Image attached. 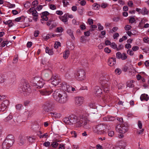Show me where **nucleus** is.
<instances>
[{"instance_id": "1", "label": "nucleus", "mask_w": 149, "mask_h": 149, "mask_svg": "<svg viewBox=\"0 0 149 149\" xmlns=\"http://www.w3.org/2000/svg\"><path fill=\"white\" fill-rule=\"evenodd\" d=\"M59 90L54 91L53 94L54 98L58 102L61 104L66 103L68 99L67 93L65 92H58Z\"/></svg>"}, {"instance_id": "2", "label": "nucleus", "mask_w": 149, "mask_h": 149, "mask_svg": "<svg viewBox=\"0 0 149 149\" xmlns=\"http://www.w3.org/2000/svg\"><path fill=\"white\" fill-rule=\"evenodd\" d=\"M14 141V137L13 135H8L2 144V148L3 149H8L13 145Z\"/></svg>"}, {"instance_id": "3", "label": "nucleus", "mask_w": 149, "mask_h": 149, "mask_svg": "<svg viewBox=\"0 0 149 149\" xmlns=\"http://www.w3.org/2000/svg\"><path fill=\"white\" fill-rule=\"evenodd\" d=\"M77 116L74 115H71L68 117L64 118L63 120L66 124L71 125L75 123L77 121Z\"/></svg>"}, {"instance_id": "4", "label": "nucleus", "mask_w": 149, "mask_h": 149, "mask_svg": "<svg viewBox=\"0 0 149 149\" xmlns=\"http://www.w3.org/2000/svg\"><path fill=\"white\" fill-rule=\"evenodd\" d=\"M29 85L26 83H24L20 87L19 90L20 92L23 93L25 96L29 95L31 92Z\"/></svg>"}, {"instance_id": "5", "label": "nucleus", "mask_w": 149, "mask_h": 149, "mask_svg": "<svg viewBox=\"0 0 149 149\" xmlns=\"http://www.w3.org/2000/svg\"><path fill=\"white\" fill-rule=\"evenodd\" d=\"M105 126L104 124H100L94 126L93 127V132L98 134H102L105 132Z\"/></svg>"}, {"instance_id": "6", "label": "nucleus", "mask_w": 149, "mask_h": 149, "mask_svg": "<svg viewBox=\"0 0 149 149\" xmlns=\"http://www.w3.org/2000/svg\"><path fill=\"white\" fill-rule=\"evenodd\" d=\"M116 131L119 133L124 134L128 130V127L126 125L123 124L117 125L116 127Z\"/></svg>"}, {"instance_id": "7", "label": "nucleus", "mask_w": 149, "mask_h": 149, "mask_svg": "<svg viewBox=\"0 0 149 149\" xmlns=\"http://www.w3.org/2000/svg\"><path fill=\"white\" fill-rule=\"evenodd\" d=\"M9 104L8 100H6L3 101L0 104V112H3L6 111Z\"/></svg>"}, {"instance_id": "8", "label": "nucleus", "mask_w": 149, "mask_h": 149, "mask_svg": "<svg viewBox=\"0 0 149 149\" xmlns=\"http://www.w3.org/2000/svg\"><path fill=\"white\" fill-rule=\"evenodd\" d=\"M33 82L34 84L36 86H38V88H42L44 84V82L43 81L39 78H35L33 79Z\"/></svg>"}, {"instance_id": "9", "label": "nucleus", "mask_w": 149, "mask_h": 149, "mask_svg": "<svg viewBox=\"0 0 149 149\" xmlns=\"http://www.w3.org/2000/svg\"><path fill=\"white\" fill-rule=\"evenodd\" d=\"M85 72L84 70H79L76 74V76L78 77L79 80H84L85 77Z\"/></svg>"}, {"instance_id": "10", "label": "nucleus", "mask_w": 149, "mask_h": 149, "mask_svg": "<svg viewBox=\"0 0 149 149\" xmlns=\"http://www.w3.org/2000/svg\"><path fill=\"white\" fill-rule=\"evenodd\" d=\"M52 105L51 104L49 103H46L42 106V112L44 113L48 112L51 109Z\"/></svg>"}, {"instance_id": "11", "label": "nucleus", "mask_w": 149, "mask_h": 149, "mask_svg": "<svg viewBox=\"0 0 149 149\" xmlns=\"http://www.w3.org/2000/svg\"><path fill=\"white\" fill-rule=\"evenodd\" d=\"M41 95L47 96L53 92L52 90L48 89H44L39 90Z\"/></svg>"}, {"instance_id": "12", "label": "nucleus", "mask_w": 149, "mask_h": 149, "mask_svg": "<svg viewBox=\"0 0 149 149\" xmlns=\"http://www.w3.org/2000/svg\"><path fill=\"white\" fill-rule=\"evenodd\" d=\"M84 98L81 97H77L75 98V104L77 106H80L83 104Z\"/></svg>"}, {"instance_id": "13", "label": "nucleus", "mask_w": 149, "mask_h": 149, "mask_svg": "<svg viewBox=\"0 0 149 149\" xmlns=\"http://www.w3.org/2000/svg\"><path fill=\"white\" fill-rule=\"evenodd\" d=\"M116 57L117 58L122 60H125L127 58V56L125 53L121 54L120 52H118L116 53Z\"/></svg>"}, {"instance_id": "14", "label": "nucleus", "mask_w": 149, "mask_h": 149, "mask_svg": "<svg viewBox=\"0 0 149 149\" xmlns=\"http://www.w3.org/2000/svg\"><path fill=\"white\" fill-rule=\"evenodd\" d=\"M52 84L56 86L60 83V80L56 76H53L51 78Z\"/></svg>"}, {"instance_id": "15", "label": "nucleus", "mask_w": 149, "mask_h": 149, "mask_svg": "<svg viewBox=\"0 0 149 149\" xmlns=\"http://www.w3.org/2000/svg\"><path fill=\"white\" fill-rule=\"evenodd\" d=\"M44 74V78L45 80H47L52 74V71L50 70H45L43 72Z\"/></svg>"}, {"instance_id": "16", "label": "nucleus", "mask_w": 149, "mask_h": 149, "mask_svg": "<svg viewBox=\"0 0 149 149\" xmlns=\"http://www.w3.org/2000/svg\"><path fill=\"white\" fill-rule=\"evenodd\" d=\"M29 13H31L33 16L35 17H38V13L34 7L31 8L28 10Z\"/></svg>"}, {"instance_id": "17", "label": "nucleus", "mask_w": 149, "mask_h": 149, "mask_svg": "<svg viewBox=\"0 0 149 149\" xmlns=\"http://www.w3.org/2000/svg\"><path fill=\"white\" fill-rule=\"evenodd\" d=\"M84 119L83 118H78L76 123V126L77 127H79L82 126Z\"/></svg>"}, {"instance_id": "18", "label": "nucleus", "mask_w": 149, "mask_h": 149, "mask_svg": "<svg viewBox=\"0 0 149 149\" xmlns=\"http://www.w3.org/2000/svg\"><path fill=\"white\" fill-rule=\"evenodd\" d=\"M109 65L111 66H112L116 63V59L115 57H111L108 60Z\"/></svg>"}, {"instance_id": "19", "label": "nucleus", "mask_w": 149, "mask_h": 149, "mask_svg": "<svg viewBox=\"0 0 149 149\" xmlns=\"http://www.w3.org/2000/svg\"><path fill=\"white\" fill-rule=\"evenodd\" d=\"M26 140V137L24 136H20L19 138V142L21 145L24 144Z\"/></svg>"}, {"instance_id": "20", "label": "nucleus", "mask_w": 149, "mask_h": 149, "mask_svg": "<svg viewBox=\"0 0 149 149\" xmlns=\"http://www.w3.org/2000/svg\"><path fill=\"white\" fill-rule=\"evenodd\" d=\"M95 93L97 96H100L102 93L101 89L98 86H96L95 88Z\"/></svg>"}, {"instance_id": "21", "label": "nucleus", "mask_w": 149, "mask_h": 149, "mask_svg": "<svg viewBox=\"0 0 149 149\" xmlns=\"http://www.w3.org/2000/svg\"><path fill=\"white\" fill-rule=\"evenodd\" d=\"M60 20L63 22H64L65 24H67L68 21L67 15V14H65L63 16L59 17Z\"/></svg>"}, {"instance_id": "22", "label": "nucleus", "mask_w": 149, "mask_h": 149, "mask_svg": "<svg viewBox=\"0 0 149 149\" xmlns=\"http://www.w3.org/2000/svg\"><path fill=\"white\" fill-rule=\"evenodd\" d=\"M49 13L47 11H45L42 13V15L41 16L42 19L45 21H47L48 18L47 16L48 15Z\"/></svg>"}, {"instance_id": "23", "label": "nucleus", "mask_w": 149, "mask_h": 149, "mask_svg": "<svg viewBox=\"0 0 149 149\" xmlns=\"http://www.w3.org/2000/svg\"><path fill=\"white\" fill-rule=\"evenodd\" d=\"M50 113L51 116L56 118H59L61 116V115L59 113L56 112H51Z\"/></svg>"}, {"instance_id": "24", "label": "nucleus", "mask_w": 149, "mask_h": 149, "mask_svg": "<svg viewBox=\"0 0 149 149\" xmlns=\"http://www.w3.org/2000/svg\"><path fill=\"white\" fill-rule=\"evenodd\" d=\"M140 99L141 101L145 100L147 101L149 99V97L147 95L144 94L141 95Z\"/></svg>"}, {"instance_id": "25", "label": "nucleus", "mask_w": 149, "mask_h": 149, "mask_svg": "<svg viewBox=\"0 0 149 149\" xmlns=\"http://www.w3.org/2000/svg\"><path fill=\"white\" fill-rule=\"evenodd\" d=\"M63 87L64 88H64L65 91L71 93V86L70 85L65 84L63 85Z\"/></svg>"}, {"instance_id": "26", "label": "nucleus", "mask_w": 149, "mask_h": 149, "mask_svg": "<svg viewBox=\"0 0 149 149\" xmlns=\"http://www.w3.org/2000/svg\"><path fill=\"white\" fill-rule=\"evenodd\" d=\"M134 81L133 80L129 81L127 82V86L129 88H132L134 86L133 84Z\"/></svg>"}, {"instance_id": "27", "label": "nucleus", "mask_w": 149, "mask_h": 149, "mask_svg": "<svg viewBox=\"0 0 149 149\" xmlns=\"http://www.w3.org/2000/svg\"><path fill=\"white\" fill-rule=\"evenodd\" d=\"M70 54V51L68 50H66L63 53V58L65 59H67Z\"/></svg>"}, {"instance_id": "28", "label": "nucleus", "mask_w": 149, "mask_h": 149, "mask_svg": "<svg viewBox=\"0 0 149 149\" xmlns=\"http://www.w3.org/2000/svg\"><path fill=\"white\" fill-rule=\"evenodd\" d=\"M46 52L49 55H52L53 54V51L52 49H50L48 47H46L45 50Z\"/></svg>"}, {"instance_id": "29", "label": "nucleus", "mask_w": 149, "mask_h": 149, "mask_svg": "<svg viewBox=\"0 0 149 149\" xmlns=\"http://www.w3.org/2000/svg\"><path fill=\"white\" fill-rule=\"evenodd\" d=\"M67 32L71 37L73 40L74 39V37L73 35V31L70 29H68L67 31Z\"/></svg>"}, {"instance_id": "30", "label": "nucleus", "mask_w": 149, "mask_h": 149, "mask_svg": "<svg viewBox=\"0 0 149 149\" xmlns=\"http://www.w3.org/2000/svg\"><path fill=\"white\" fill-rule=\"evenodd\" d=\"M148 11L147 9L146 8L144 7L142 9L141 14L143 15L148 14Z\"/></svg>"}, {"instance_id": "31", "label": "nucleus", "mask_w": 149, "mask_h": 149, "mask_svg": "<svg viewBox=\"0 0 149 149\" xmlns=\"http://www.w3.org/2000/svg\"><path fill=\"white\" fill-rule=\"evenodd\" d=\"M103 90L104 91L107 93L109 90V87L107 84H105L104 85L103 87Z\"/></svg>"}, {"instance_id": "32", "label": "nucleus", "mask_w": 149, "mask_h": 149, "mask_svg": "<svg viewBox=\"0 0 149 149\" xmlns=\"http://www.w3.org/2000/svg\"><path fill=\"white\" fill-rule=\"evenodd\" d=\"M93 8L95 10H98L100 8V6L99 4L97 3H94L93 5Z\"/></svg>"}, {"instance_id": "33", "label": "nucleus", "mask_w": 149, "mask_h": 149, "mask_svg": "<svg viewBox=\"0 0 149 149\" xmlns=\"http://www.w3.org/2000/svg\"><path fill=\"white\" fill-rule=\"evenodd\" d=\"M29 142L32 143L34 140V139L32 137L30 136H27L26 137V139Z\"/></svg>"}, {"instance_id": "34", "label": "nucleus", "mask_w": 149, "mask_h": 149, "mask_svg": "<svg viewBox=\"0 0 149 149\" xmlns=\"http://www.w3.org/2000/svg\"><path fill=\"white\" fill-rule=\"evenodd\" d=\"M61 46V43L59 42H56L54 44V47L55 49H57Z\"/></svg>"}, {"instance_id": "35", "label": "nucleus", "mask_w": 149, "mask_h": 149, "mask_svg": "<svg viewBox=\"0 0 149 149\" xmlns=\"http://www.w3.org/2000/svg\"><path fill=\"white\" fill-rule=\"evenodd\" d=\"M88 105L91 108L93 109H95L96 108V106L95 103L93 102H91L89 103Z\"/></svg>"}, {"instance_id": "36", "label": "nucleus", "mask_w": 149, "mask_h": 149, "mask_svg": "<svg viewBox=\"0 0 149 149\" xmlns=\"http://www.w3.org/2000/svg\"><path fill=\"white\" fill-rule=\"evenodd\" d=\"M22 107V104H19L16 105L15 106V108L17 110H20Z\"/></svg>"}, {"instance_id": "37", "label": "nucleus", "mask_w": 149, "mask_h": 149, "mask_svg": "<svg viewBox=\"0 0 149 149\" xmlns=\"http://www.w3.org/2000/svg\"><path fill=\"white\" fill-rule=\"evenodd\" d=\"M115 72L116 74L119 75L121 73V70L120 69L118 68L115 69Z\"/></svg>"}, {"instance_id": "38", "label": "nucleus", "mask_w": 149, "mask_h": 149, "mask_svg": "<svg viewBox=\"0 0 149 149\" xmlns=\"http://www.w3.org/2000/svg\"><path fill=\"white\" fill-rule=\"evenodd\" d=\"M127 54H129L131 56H133L134 54V53L132 50L130 49H128L127 50Z\"/></svg>"}, {"instance_id": "39", "label": "nucleus", "mask_w": 149, "mask_h": 149, "mask_svg": "<svg viewBox=\"0 0 149 149\" xmlns=\"http://www.w3.org/2000/svg\"><path fill=\"white\" fill-rule=\"evenodd\" d=\"M59 145L56 142H54L51 144L52 146L53 147L56 148Z\"/></svg>"}, {"instance_id": "40", "label": "nucleus", "mask_w": 149, "mask_h": 149, "mask_svg": "<svg viewBox=\"0 0 149 149\" xmlns=\"http://www.w3.org/2000/svg\"><path fill=\"white\" fill-rule=\"evenodd\" d=\"M135 21V19L133 17H130L129 19V22L131 23H133Z\"/></svg>"}, {"instance_id": "41", "label": "nucleus", "mask_w": 149, "mask_h": 149, "mask_svg": "<svg viewBox=\"0 0 149 149\" xmlns=\"http://www.w3.org/2000/svg\"><path fill=\"white\" fill-rule=\"evenodd\" d=\"M114 134V133L113 131H110L108 132V135L110 137L113 136Z\"/></svg>"}, {"instance_id": "42", "label": "nucleus", "mask_w": 149, "mask_h": 149, "mask_svg": "<svg viewBox=\"0 0 149 149\" xmlns=\"http://www.w3.org/2000/svg\"><path fill=\"white\" fill-rule=\"evenodd\" d=\"M12 118V116L11 115H9L5 119V120L6 121H8L9 120H11Z\"/></svg>"}, {"instance_id": "43", "label": "nucleus", "mask_w": 149, "mask_h": 149, "mask_svg": "<svg viewBox=\"0 0 149 149\" xmlns=\"http://www.w3.org/2000/svg\"><path fill=\"white\" fill-rule=\"evenodd\" d=\"M31 112L28 111L24 113V114L27 117H28L31 116Z\"/></svg>"}, {"instance_id": "44", "label": "nucleus", "mask_w": 149, "mask_h": 149, "mask_svg": "<svg viewBox=\"0 0 149 149\" xmlns=\"http://www.w3.org/2000/svg\"><path fill=\"white\" fill-rule=\"evenodd\" d=\"M84 122L83 124H82V126L85 128H88L87 127L86 125L88 124V120H85L84 121Z\"/></svg>"}, {"instance_id": "45", "label": "nucleus", "mask_w": 149, "mask_h": 149, "mask_svg": "<svg viewBox=\"0 0 149 149\" xmlns=\"http://www.w3.org/2000/svg\"><path fill=\"white\" fill-rule=\"evenodd\" d=\"M139 47L137 46H134L132 48V50L134 52H135L139 50Z\"/></svg>"}, {"instance_id": "46", "label": "nucleus", "mask_w": 149, "mask_h": 149, "mask_svg": "<svg viewBox=\"0 0 149 149\" xmlns=\"http://www.w3.org/2000/svg\"><path fill=\"white\" fill-rule=\"evenodd\" d=\"M132 26L129 25H126L124 27L126 31H128L131 29Z\"/></svg>"}, {"instance_id": "47", "label": "nucleus", "mask_w": 149, "mask_h": 149, "mask_svg": "<svg viewBox=\"0 0 149 149\" xmlns=\"http://www.w3.org/2000/svg\"><path fill=\"white\" fill-rule=\"evenodd\" d=\"M110 46L112 48L115 49H116L117 45L115 43L112 42L111 43Z\"/></svg>"}, {"instance_id": "48", "label": "nucleus", "mask_w": 149, "mask_h": 149, "mask_svg": "<svg viewBox=\"0 0 149 149\" xmlns=\"http://www.w3.org/2000/svg\"><path fill=\"white\" fill-rule=\"evenodd\" d=\"M108 4L105 3H102L101 5V7L102 8H104L108 6Z\"/></svg>"}, {"instance_id": "49", "label": "nucleus", "mask_w": 149, "mask_h": 149, "mask_svg": "<svg viewBox=\"0 0 149 149\" xmlns=\"http://www.w3.org/2000/svg\"><path fill=\"white\" fill-rule=\"evenodd\" d=\"M38 4V1L36 0H35L32 3V5L34 6V8Z\"/></svg>"}, {"instance_id": "50", "label": "nucleus", "mask_w": 149, "mask_h": 149, "mask_svg": "<svg viewBox=\"0 0 149 149\" xmlns=\"http://www.w3.org/2000/svg\"><path fill=\"white\" fill-rule=\"evenodd\" d=\"M93 20L91 18H89L88 19V23L90 25H91L93 24Z\"/></svg>"}, {"instance_id": "51", "label": "nucleus", "mask_w": 149, "mask_h": 149, "mask_svg": "<svg viewBox=\"0 0 149 149\" xmlns=\"http://www.w3.org/2000/svg\"><path fill=\"white\" fill-rule=\"evenodd\" d=\"M63 29L61 27H58L56 28V31L58 32H62L63 31Z\"/></svg>"}, {"instance_id": "52", "label": "nucleus", "mask_w": 149, "mask_h": 149, "mask_svg": "<svg viewBox=\"0 0 149 149\" xmlns=\"http://www.w3.org/2000/svg\"><path fill=\"white\" fill-rule=\"evenodd\" d=\"M40 32L38 30L35 31L34 33V36L35 37H37L39 33Z\"/></svg>"}, {"instance_id": "53", "label": "nucleus", "mask_w": 149, "mask_h": 149, "mask_svg": "<svg viewBox=\"0 0 149 149\" xmlns=\"http://www.w3.org/2000/svg\"><path fill=\"white\" fill-rule=\"evenodd\" d=\"M62 2L64 6H66L68 5L69 4V2L67 1L66 0H63Z\"/></svg>"}, {"instance_id": "54", "label": "nucleus", "mask_w": 149, "mask_h": 149, "mask_svg": "<svg viewBox=\"0 0 149 149\" xmlns=\"http://www.w3.org/2000/svg\"><path fill=\"white\" fill-rule=\"evenodd\" d=\"M97 26H98V29L100 31L102 30L103 29V27L100 23H98Z\"/></svg>"}, {"instance_id": "55", "label": "nucleus", "mask_w": 149, "mask_h": 149, "mask_svg": "<svg viewBox=\"0 0 149 149\" xmlns=\"http://www.w3.org/2000/svg\"><path fill=\"white\" fill-rule=\"evenodd\" d=\"M56 26V24L55 23H54L52 24V25L49 27V29L51 30L53 28H55Z\"/></svg>"}, {"instance_id": "56", "label": "nucleus", "mask_w": 149, "mask_h": 149, "mask_svg": "<svg viewBox=\"0 0 149 149\" xmlns=\"http://www.w3.org/2000/svg\"><path fill=\"white\" fill-rule=\"evenodd\" d=\"M50 8L52 10H55L56 8V6L53 4H51L49 5Z\"/></svg>"}, {"instance_id": "57", "label": "nucleus", "mask_w": 149, "mask_h": 149, "mask_svg": "<svg viewBox=\"0 0 149 149\" xmlns=\"http://www.w3.org/2000/svg\"><path fill=\"white\" fill-rule=\"evenodd\" d=\"M50 145V143L49 141H46L43 143V145L46 147L49 146Z\"/></svg>"}, {"instance_id": "58", "label": "nucleus", "mask_w": 149, "mask_h": 149, "mask_svg": "<svg viewBox=\"0 0 149 149\" xmlns=\"http://www.w3.org/2000/svg\"><path fill=\"white\" fill-rule=\"evenodd\" d=\"M123 48V46L122 45H120L118 47H117L116 49L117 51H119L122 49Z\"/></svg>"}, {"instance_id": "59", "label": "nucleus", "mask_w": 149, "mask_h": 149, "mask_svg": "<svg viewBox=\"0 0 149 149\" xmlns=\"http://www.w3.org/2000/svg\"><path fill=\"white\" fill-rule=\"evenodd\" d=\"M104 126H105V127L104 128V130L106 129L108 130H109L111 128L110 126L109 125H107V124H104Z\"/></svg>"}, {"instance_id": "60", "label": "nucleus", "mask_w": 149, "mask_h": 149, "mask_svg": "<svg viewBox=\"0 0 149 149\" xmlns=\"http://www.w3.org/2000/svg\"><path fill=\"white\" fill-rule=\"evenodd\" d=\"M104 52L108 53H109L111 52V50L108 47L105 48L104 49Z\"/></svg>"}, {"instance_id": "61", "label": "nucleus", "mask_w": 149, "mask_h": 149, "mask_svg": "<svg viewBox=\"0 0 149 149\" xmlns=\"http://www.w3.org/2000/svg\"><path fill=\"white\" fill-rule=\"evenodd\" d=\"M84 35L86 36H89L90 35V32L89 31L85 32L84 33Z\"/></svg>"}, {"instance_id": "62", "label": "nucleus", "mask_w": 149, "mask_h": 149, "mask_svg": "<svg viewBox=\"0 0 149 149\" xmlns=\"http://www.w3.org/2000/svg\"><path fill=\"white\" fill-rule=\"evenodd\" d=\"M8 44L7 43L5 42L4 41L1 44H0V47H4L6 45H7Z\"/></svg>"}, {"instance_id": "63", "label": "nucleus", "mask_w": 149, "mask_h": 149, "mask_svg": "<svg viewBox=\"0 0 149 149\" xmlns=\"http://www.w3.org/2000/svg\"><path fill=\"white\" fill-rule=\"evenodd\" d=\"M96 148L97 149H103L102 146L99 144L97 145L96 146Z\"/></svg>"}, {"instance_id": "64", "label": "nucleus", "mask_w": 149, "mask_h": 149, "mask_svg": "<svg viewBox=\"0 0 149 149\" xmlns=\"http://www.w3.org/2000/svg\"><path fill=\"white\" fill-rule=\"evenodd\" d=\"M58 149H64L65 145L63 144H60L59 145Z\"/></svg>"}]
</instances>
